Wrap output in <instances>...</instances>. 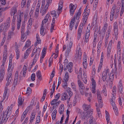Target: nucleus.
I'll use <instances>...</instances> for the list:
<instances>
[{"mask_svg":"<svg viewBox=\"0 0 124 124\" xmlns=\"http://www.w3.org/2000/svg\"><path fill=\"white\" fill-rule=\"evenodd\" d=\"M113 10H112V11L111 12H110V20L111 21H112L113 20V18L114 17V14H113V11H114Z\"/></svg>","mask_w":124,"mask_h":124,"instance_id":"obj_28","label":"nucleus"},{"mask_svg":"<svg viewBox=\"0 0 124 124\" xmlns=\"http://www.w3.org/2000/svg\"><path fill=\"white\" fill-rule=\"evenodd\" d=\"M22 20V17H20L17 16V23H21Z\"/></svg>","mask_w":124,"mask_h":124,"instance_id":"obj_48","label":"nucleus"},{"mask_svg":"<svg viewBox=\"0 0 124 124\" xmlns=\"http://www.w3.org/2000/svg\"><path fill=\"white\" fill-rule=\"evenodd\" d=\"M8 73L7 78V82L6 84V85L7 86L9 85L10 84L12 83V75L10 72H9Z\"/></svg>","mask_w":124,"mask_h":124,"instance_id":"obj_4","label":"nucleus"},{"mask_svg":"<svg viewBox=\"0 0 124 124\" xmlns=\"http://www.w3.org/2000/svg\"><path fill=\"white\" fill-rule=\"evenodd\" d=\"M15 50L16 51V52H18L20 51L19 49H18V45L17 43L16 42L15 43Z\"/></svg>","mask_w":124,"mask_h":124,"instance_id":"obj_27","label":"nucleus"},{"mask_svg":"<svg viewBox=\"0 0 124 124\" xmlns=\"http://www.w3.org/2000/svg\"><path fill=\"white\" fill-rule=\"evenodd\" d=\"M32 23V19L31 18H30L29 20L28 24L29 26H31Z\"/></svg>","mask_w":124,"mask_h":124,"instance_id":"obj_38","label":"nucleus"},{"mask_svg":"<svg viewBox=\"0 0 124 124\" xmlns=\"http://www.w3.org/2000/svg\"><path fill=\"white\" fill-rule=\"evenodd\" d=\"M55 26V24L52 23L51 26L50 31L51 32H53V30L54 29V28Z\"/></svg>","mask_w":124,"mask_h":124,"instance_id":"obj_41","label":"nucleus"},{"mask_svg":"<svg viewBox=\"0 0 124 124\" xmlns=\"http://www.w3.org/2000/svg\"><path fill=\"white\" fill-rule=\"evenodd\" d=\"M54 54H53V55H52L51 57L50 58L49 60L48 61L49 62V67H50V65H51V63L52 62V60L51 58Z\"/></svg>","mask_w":124,"mask_h":124,"instance_id":"obj_50","label":"nucleus"},{"mask_svg":"<svg viewBox=\"0 0 124 124\" xmlns=\"http://www.w3.org/2000/svg\"><path fill=\"white\" fill-rule=\"evenodd\" d=\"M97 96L98 100L102 99L100 92L99 90H98L97 91Z\"/></svg>","mask_w":124,"mask_h":124,"instance_id":"obj_34","label":"nucleus"},{"mask_svg":"<svg viewBox=\"0 0 124 124\" xmlns=\"http://www.w3.org/2000/svg\"><path fill=\"white\" fill-rule=\"evenodd\" d=\"M43 8H42V7H41V8H40V12L42 13V16H43L46 13V11H45V10H43Z\"/></svg>","mask_w":124,"mask_h":124,"instance_id":"obj_29","label":"nucleus"},{"mask_svg":"<svg viewBox=\"0 0 124 124\" xmlns=\"http://www.w3.org/2000/svg\"><path fill=\"white\" fill-rule=\"evenodd\" d=\"M71 89L69 87H68L67 89V91L70 97L72 95L73 93L71 91Z\"/></svg>","mask_w":124,"mask_h":124,"instance_id":"obj_21","label":"nucleus"},{"mask_svg":"<svg viewBox=\"0 0 124 124\" xmlns=\"http://www.w3.org/2000/svg\"><path fill=\"white\" fill-rule=\"evenodd\" d=\"M0 73V82H1L3 80L5 72L4 70L3 69H1Z\"/></svg>","mask_w":124,"mask_h":124,"instance_id":"obj_9","label":"nucleus"},{"mask_svg":"<svg viewBox=\"0 0 124 124\" xmlns=\"http://www.w3.org/2000/svg\"><path fill=\"white\" fill-rule=\"evenodd\" d=\"M30 108V107H28L26 109L25 111L23 113L26 114H27L28 113V111L29 110Z\"/></svg>","mask_w":124,"mask_h":124,"instance_id":"obj_60","label":"nucleus"},{"mask_svg":"<svg viewBox=\"0 0 124 124\" xmlns=\"http://www.w3.org/2000/svg\"><path fill=\"white\" fill-rule=\"evenodd\" d=\"M81 8H80L78 10V11L77 14H76L75 16H76V19L77 20H78L81 14Z\"/></svg>","mask_w":124,"mask_h":124,"instance_id":"obj_16","label":"nucleus"},{"mask_svg":"<svg viewBox=\"0 0 124 124\" xmlns=\"http://www.w3.org/2000/svg\"><path fill=\"white\" fill-rule=\"evenodd\" d=\"M26 115V114L23 113V115H22L21 118V122H22L24 118L25 117Z\"/></svg>","mask_w":124,"mask_h":124,"instance_id":"obj_42","label":"nucleus"},{"mask_svg":"<svg viewBox=\"0 0 124 124\" xmlns=\"http://www.w3.org/2000/svg\"><path fill=\"white\" fill-rule=\"evenodd\" d=\"M85 89L80 88L79 90L81 94L82 95H84V90Z\"/></svg>","mask_w":124,"mask_h":124,"instance_id":"obj_40","label":"nucleus"},{"mask_svg":"<svg viewBox=\"0 0 124 124\" xmlns=\"http://www.w3.org/2000/svg\"><path fill=\"white\" fill-rule=\"evenodd\" d=\"M11 64H9L8 68V72H11L12 70V69H11Z\"/></svg>","mask_w":124,"mask_h":124,"instance_id":"obj_49","label":"nucleus"},{"mask_svg":"<svg viewBox=\"0 0 124 124\" xmlns=\"http://www.w3.org/2000/svg\"><path fill=\"white\" fill-rule=\"evenodd\" d=\"M31 44V42L29 40H27L26 42V44L25 45L24 47H23V49H25L26 48L28 47Z\"/></svg>","mask_w":124,"mask_h":124,"instance_id":"obj_19","label":"nucleus"},{"mask_svg":"<svg viewBox=\"0 0 124 124\" xmlns=\"http://www.w3.org/2000/svg\"><path fill=\"white\" fill-rule=\"evenodd\" d=\"M89 16L85 15L83 17L84 18H83V21H84L85 23L86 21L87 20V19L88 18V17Z\"/></svg>","mask_w":124,"mask_h":124,"instance_id":"obj_32","label":"nucleus"},{"mask_svg":"<svg viewBox=\"0 0 124 124\" xmlns=\"http://www.w3.org/2000/svg\"><path fill=\"white\" fill-rule=\"evenodd\" d=\"M18 73L17 71H16L15 74L14 80L16 81L18 80Z\"/></svg>","mask_w":124,"mask_h":124,"instance_id":"obj_37","label":"nucleus"},{"mask_svg":"<svg viewBox=\"0 0 124 124\" xmlns=\"http://www.w3.org/2000/svg\"><path fill=\"white\" fill-rule=\"evenodd\" d=\"M118 88L120 92L121 93L123 90V87L122 84H120Z\"/></svg>","mask_w":124,"mask_h":124,"instance_id":"obj_25","label":"nucleus"},{"mask_svg":"<svg viewBox=\"0 0 124 124\" xmlns=\"http://www.w3.org/2000/svg\"><path fill=\"white\" fill-rule=\"evenodd\" d=\"M83 107L84 110L86 111L84 115V118H88L92 115L93 110H90L91 107L90 105H88L85 103L83 104Z\"/></svg>","mask_w":124,"mask_h":124,"instance_id":"obj_1","label":"nucleus"},{"mask_svg":"<svg viewBox=\"0 0 124 124\" xmlns=\"http://www.w3.org/2000/svg\"><path fill=\"white\" fill-rule=\"evenodd\" d=\"M44 30V27L43 26L41 25L40 28V33L41 35H44L43 34Z\"/></svg>","mask_w":124,"mask_h":124,"instance_id":"obj_24","label":"nucleus"},{"mask_svg":"<svg viewBox=\"0 0 124 124\" xmlns=\"http://www.w3.org/2000/svg\"><path fill=\"white\" fill-rule=\"evenodd\" d=\"M78 82L79 86V87L80 88L82 89L85 88L84 85L82 82H81V81L79 80H78Z\"/></svg>","mask_w":124,"mask_h":124,"instance_id":"obj_17","label":"nucleus"},{"mask_svg":"<svg viewBox=\"0 0 124 124\" xmlns=\"http://www.w3.org/2000/svg\"><path fill=\"white\" fill-rule=\"evenodd\" d=\"M88 97V98H87V99L88 101L90 102L91 101V99H92V94L91 93H90L89 94Z\"/></svg>","mask_w":124,"mask_h":124,"instance_id":"obj_39","label":"nucleus"},{"mask_svg":"<svg viewBox=\"0 0 124 124\" xmlns=\"http://www.w3.org/2000/svg\"><path fill=\"white\" fill-rule=\"evenodd\" d=\"M103 52H102L101 55V59L100 60V63H102L103 61Z\"/></svg>","mask_w":124,"mask_h":124,"instance_id":"obj_58","label":"nucleus"},{"mask_svg":"<svg viewBox=\"0 0 124 124\" xmlns=\"http://www.w3.org/2000/svg\"><path fill=\"white\" fill-rule=\"evenodd\" d=\"M73 45V42L72 41H70L69 44V46L67 45L66 47L65 45H64L63 47V51L64 50L66 49V50L65 52V56L67 58L69 56V54L70 52V49L72 47Z\"/></svg>","mask_w":124,"mask_h":124,"instance_id":"obj_2","label":"nucleus"},{"mask_svg":"<svg viewBox=\"0 0 124 124\" xmlns=\"http://www.w3.org/2000/svg\"><path fill=\"white\" fill-rule=\"evenodd\" d=\"M56 11L55 10H53L51 12V14L53 16L55 17L56 15Z\"/></svg>","mask_w":124,"mask_h":124,"instance_id":"obj_46","label":"nucleus"},{"mask_svg":"<svg viewBox=\"0 0 124 124\" xmlns=\"http://www.w3.org/2000/svg\"><path fill=\"white\" fill-rule=\"evenodd\" d=\"M114 74H110L109 77V79L113 81L114 78Z\"/></svg>","mask_w":124,"mask_h":124,"instance_id":"obj_59","label":"nucleus"},{"mask_svg":"<svg viewBox=\"0 0 124 124\" xmlns=\"http://www.w3.org/2000/svg\"><path fill=\"white\" fill-rule=\"evenodd\" d=\"M112 29V27L111 26H109L108 27V30L106 32V38L107 37V38L108 37L109 34L110 33L111 30Z\"/></svg>","mask_w":124,"mask_h":124,"instance_id":"obj_14","label":"nucleus"},{"mask_svg":"<svg viewBox=\"0 0 124 124\" xmlns=\"http://www.w3.org/2000/svg\"><path fill=\"white\" fill-rule=\"evenodd\" d=\"M37 119L36 121V123H37L38 124L40 122V116H38L37 117Z\"/></svg>","mask_w":124,"mask_h":124,"instance_id":"obj_47","label":"nucleus"},{"mask_svg":"<svg viewBox=\"0 0 124 124\" xmlns=\"http://www.w3.org/2000/svg\"><path fill=\"white\" fill-rule=\"evenodd\" d=\"M92 84L91 86L94 85L96 86V82L94 80L93 78H92Z\"/></svg>","mask_w":124,"mask_h":124,"instance_id":"obj_53","label":"nucleus"},{"mask_svg":"<svg viewBox=\"0 0 124 124\" xmlns=\"http://www.w3.org/2000/svg\"><path fill=\"white\" fill-rule=\"evenodd\" d=\"M39 55V53L38 54L36 53V54L35 55V57L33 59V62H35L37 61V59L38 58Z\"/></svg>","mask_w":124,"mask_h":124,"instance_id":"obj_20","label":"nucleus"},{"mask_svg":"<svg viewBox=\"0 0 124 124\" xmlns=\"http://www.w3.org/2000/svg\"><path fill=\"white\" fill-rule=\"evenodd\" d=\"M12 107L10 106V107H8L6 110V113L8 114L9 115L11 114L12 112Z\"/></svg>","mask_w":124,"mask_h":124,"instance_id":"obj_12","label":"nucleus"},{"mask_svg":"<svg viewBox=\"0 0 124 124\" xmlns=\"http://www.w3.org/2000/svg\"><path fill=\"white\" fill-rule=\"evenodd\" d=\"M36 75L35 73H32L31 76V79L32 81H34L35 80Z\"/></svg>","mask_w":124,"mask_h":124,"instance_id":"obj_35","label":"nucleus"},{"mask_svg":"<svg viewBox=\"0 0 124 124\" xmlns=\"http://www.w3.org/2000/svg\"><path fill=\"white\" fill-rule=\"evenodd\" d=\"M83 24H81L80 27L78 30V39H80L81 36V34L82 32V29L83 28Z\"/></svg>","mask_w":124,"mask_h":124,"instance_id":"obj_7","label":"nucleus"},{"mask_svg":"<svg viewBox=\"0 0 124 124\" xmlns=\"http://www.w3.org/2000/svg\"><path fill=\"white\" fill-rule=\"evenodd\" d=\"M76 52L77 54V55H76L75 58L76 59H77V58L81 59V57L82 55L81 50L80 48L79 47H78V46L77 47Z\"/></svg>","mask_w":124,"mask_h":124,"instance_id":"obj_6","label":"nucleus"},{"mask_svg":"<svg viewBox=\"0 0 124 124\" xmlns=\"http://www.w3.org/2000/svg\"><path fill=\"white\" fill-rule=\"evenodd\" d=\"M36 114V112L34 110L33 111V112H32L31 114V117L35 118V115Z\"/></svg>","mask_w":124,"mask_h":124,"instance_id":"obj_57","label":"nucleus"},{"mask_svg":"<svg viewBox=\"0 0 124 124\" xmlns=\"http://www.w3.org/2000/svg\"><path fill=\"white\" fill-rule=\"evenodd\" d=\"M37 40V42H36V43H38V44L40 43L41 42V40L39 37L38 38H36Z\"/></svg>","mask_w":124,"mask_h":124,"instance_id":"obj_63","label":"nucleus"},{"mask_svg":"<svg viewBox=\"0 0 124 124\" xmlns=\"http://www.w3.org/2000/svg\"><path fill=\"white\" fill-rule=\"evenodd\" d=\"M67 81H64V83L63 85V86L64 88H65L67 86Z\"/></svg>","mask_w":124,"mask_h":124,"instance_id":"obj_43","label":"nucleus"},{"mask_svg":"<svg viewBox=\"0 0 124 124\" xmlns=\"http://www.w3.org/2000/svg\"><path fill=\"white\" fill-rule=\"evenodd\" d=\"M124 11V4H122V8L120 12V15L121 16L123 14Z\"/></svg>","mask_w":124,"mask_h":124,"instance_id":"obj_33","label":"nucleus"},{"mask_svg":"<svg viewBox=\"0 0 124 124\" xmlns=\"http://www.w3.org/2000/svg\"><path fill=\"white\" fill-rule=\"evenodd\" d=\"M109 69H105L102 73V76L107 77L108 75H109Z\"/></svg>","mask_w":124,"mask_h":124,"instance_id":"obj_11","label":"nucleus"},{"mask_svg":"<svg viewBox=\"0 0 124 124\" xmlns=\"http://www.w3.org/2000/svg\"><path fill=\"white\" fill-rule=\"evenodd\" d=\"M23 102V101H22V98L21 96H19L18 100V105H22Z\"/></svg>","mask_w":124,"mask_h":124,"instance_id":"obj_22","label":"nucleus"},{"mask_svg":"<svg viewBox=\"0 0 124 124\" xmlns=\"http://www.w3.org/2000/svg\"><path fill=\"white\" fill-rule=\"evenodd\" d=\"M69 79V76L68 75V73L67 72L65 73V75L64 77V81H67Z\"/></svg>","mask_w":124,"mask_h":124,"instance_id":"obj_23","label":"nucleus"},{"mask_svg":"<svg viewBox=\"0 0 124 124\" xmlns=\"http://www.w3.org/2000/svg\"><path fill=\"white\" fill-rule=\"evenodd\" d=\"M47 20H46L44 19L42 21L41 25L43 26L44 24L46 23L47 22Z\"/></svg>","mask_w":124,"mask_h":124,"instance_id":"obj_56","label":"nucleus"},{"mask_svg":"<svg viewBox=\"0 0 124 124\" xmlns=\"http://www.w3.org/2000/svg\"><path fill=\"white\" fill-rule=\"evenodd\" d=\"M64 110V107L63 104L61 105L59 109V112L60 114H62Z\"/></svg>","mask_w":124,"mask_h":124,"instance_id":"obj_13","label":"nucleus"},{"mask_svg":"<svg viewBox=\"0 0 124 124\" xmlns=\"http://www.w3.org/2000/svg\"><path fill=\"white\" fill-rule=\"evenodd\" d=\"M11 11H12V12H13V16H14L16 13L17 12V10L15 7L13 8H12Z\"/></svg>","mask_w":124,"mask_h":124,"instance_id":"obj_26","label":"nucleus"},{"mask_svg":"<svg viewBox=\"0 0 124 124\" xmlns=\"http://www.w3.org/2000/svg\"><path fill=\"white\" fill-rule=\"evenodd\" d=\"M31 90L30 87H28L27 89L26 93H31Z\"/></svg>","mask_w":124,"mask_h":124,"instance_id":"obj_52","label":"nucleus"},{"mask_svg":"<svg viewBox=\"0 0 124 124\" xmlns=\"http://www.w3.org/2000/svg\"><path fill=\"white\" fill-rule=\"evenodd\" d=\"M36 75L38 78L40 80H41L42 79V77L40 71L39 70L38 72H37Z\"/></svg>","mask_w":124,"mask_h":124,"instance_id":"obj_18","label":"nucleus"},{"mask_svg":"<svg viewBox=\"0 0 124 124\" xmlns=\"http://www.w3.org/2000/svg\"><path fill=\"white\" fill-rule=\"evenodd\" d=\"M1 1V3L2 4L5 5L6 3V1L5 0H0Z\"/></svg>","mask_w":124,"mask_h":124,"instance_id":"obj_64","label":"nucleus"},{"mask_svg":"<svg viewBox=\"0 0 124 124\" xmlns=\"http://www.w3.org/2000/svg\"><path fill=\"white\" fill-rule=\"evenodd\" d=\"M71 86L72 88L73 89V90L76 91L77 90L76 86L74 83H72L71 84Z\"/></svg>","mask_w":124,"mask_h":124,"instance_id":"obj_30","label":"nucleus"},{"mask_svg":"<svg viewBox=\"0 0 124 124\" xmlns=\"http://www.w3.org/2000/svg\"><path fill=\"white\" fill-rule=\"evenodd\" d=\"M69 97L70 96H68V94L67 93H63L62 94L61 100L63 101L66 100L67 99H68V97Z\"/></svg>","mask_w":124,"mask_h":124,"instance_id":"obj_10","label":"nucleus"},{"mask_svg":"<svg viewBox=\"0 0 124 124\" xmlns=\"http://www.w3.org/2000/svg\"><path fill=\"white\" fill-rule=\"evenodd\" d=\"M83 81L85 83H86L87 82V78L86 77H84L82 78Z\"/></svg>","mask_w":124,"mask_h":124,"instance_id":"obj_62","label":"nucleus"},{"mask_svg":"<svg viewBox=\"0 0 124 124\" xmlns=\"http://www.w3.org/2000/svg\"><path fill=\"white\" fill-rule=\"evenodd\" d=\"M116 86H114L113 88V93H114V92H116Z\"/></svg>","mask_w":124,"mask_h":124,"instance_id":"obj_61","label":"nucleus"},{"mask_svg":"<svg viewBox=\"0 0 124 124\" xmlns=\"http://www.w3.org/2000/svg\"><path fill=\"white\" fill-rule=\"evenodd\" d=\"M116 8V5H115L113 6L111 10V12H112V10H113V14L115 15L114 17L115 19L117 18L118 15L119 13V8Z\"/></svg>","mask_w":124,"mask_h":124,"instance_id":"obj_5","label":"nucleus"},{"mask_svg":"<svg viewBox=\"0 0 124 124\" xmlns=\"http://www.w3.org/2000/svg\"><path fill=\"white\" fill-rule=\"evenodd\" d=\"M113 107L114 110V111L115 113L116 114V115H117L118 113V111L117 108L116 106H114Z\"/></svg>","mask_w":124,"mask_h":124,"instance_id":"obj_31","label":"nucleus"},{"mask_svg":"<svg viewBox=\"0 0 124 124\" xmlns=\"http://www.w3.org/2000/svg\"><path fill=\"white\" fill-rule=\"evenodd\" d=\"M49 16V14L48 13L46 15L45 17L44 18V19H45L46 20H48Z\"/></svg>","mask_w":124,"mask_h":124,"instance_id":"obj_55","label":"nucleus"},{"mask_svg":"<svg viewBox=\"0 0 124 124\" xmlns=\"http://www.w3.org/2000/svg\"><path fill=\"white\" fill-rule=\"evenodd\" d=\"M58 100H57V99H55L53 100L51 102V105H54V103L56 102Z\"/></svg>","mask_w":124,"mask_h":124,"instance_id":"obj_44","label":"nucleus"},{"mask_svg":"<svg viewBox=\"0 0 124 124\" xmlns=\"http://www.w3.org/2000/svg\"><path fill=\"white\" fill-rule=\"evenodd\" d=\"M26 0H22L21 4V6L22 7H23L25 5Z\"/></svg>","mask_w":124,"mask_h":124,"instance_id":"obj_45","label":"nucleus"},{"mask_svg":"<svg viewBox=\"0 0 124 124\" xmlns=\"http://www.w3.org/2000/svg\"><path fill=\"white\" fill-rule=\"evenodd\" d=\"M16 59H18L19 57L20 51L16 52Z\"/></svg>","mask_w":124,"mask_h":124,"instance_id":"obj_54","label":"nucleus"},{"mask_svg":"<svg viewBox=\"0 0 124 124\" xmlns=\"http://www.w3.org/2000/svg\"><path fill=\"white\" fill-rule=\"evenodd\" d=\"M77 6L74 5L72 3L70 4L69 6L70 12L71 16H72L74 14L76 8Z\"/></svg>","mask_w":124,"mask_h":124,"instance_id":"obj_3","label":"nucleus"},{"mask_svg":"<svg viewBox=\"0 0 124 124\" xmlns=\"http://www.w3.org/2000/svg\"><path fill=\"white\" fill-rule=\"evenodd\" d=\"M114 31L115 35V39L117 40V39L118 35V34L117 26L115 25L114 26Z\"/></svg>","mask_w":124,"mask_h":124,"instance_id":"obj_8","label":"nucleus"},{"mask_svg":"<svg viewBox=\"0 0 124 124\" xmlns=\"http://www.w3.org/2000/svg\"><path fill=\"white\" fill-rule=\"evenodd\" d=\"M60 95L61 94L60 93H58L55 96V99H57V100H58V99L59 98L60 96Z\"/></svg>","mask_w":124,"mask_h":124,"instance_id":"obj_51","label":"nucleus"},{"mask_svg":"<svg viewBox=\"0 0 124 124\" xmlns=\"http://www.w3.org/2000/svg\"><path fill=\"white\" fill-rule=\"evenodd\" d=\"M95 87H96L95 86H94V85L93 86H91V88L92 87V88L91 89V90L92 91V93H95Z\"/></svg>","mask_w":124,"mask_h":124,"instance_id":"obj_36","label":"nucleus"},{"mask_svg":"<svg viewBox=\"0 0 124 124\" xmlns=\"http://www.w3.org/2000/svg\"><path fill=\"white\" fill-rule=\"evenodd\" d=\"M57 113V110L56 109L54 110L52 114V117L53 120H54L56 117V115Z\"/></svg>","mask_w":124,"mask_h":124,"instance_id":"obj_15","label":"nucleus"}]
</instances>
